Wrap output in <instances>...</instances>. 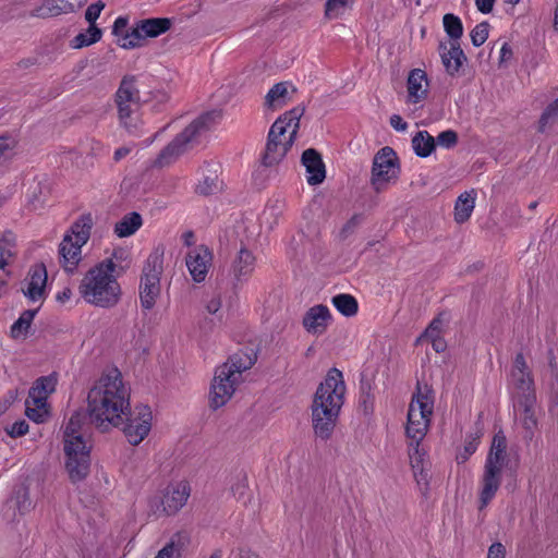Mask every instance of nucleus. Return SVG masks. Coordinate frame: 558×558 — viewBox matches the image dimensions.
Masks as SVG:
<instances>
[{"instance_id": "nucleus-1", "label": "nucleus", "mask_w": 558, "mask_h": 558, "mask_svg": "<svg viewBox=\"0 0 558 558\" xmlns=\"http://www.w3.org/2000/svg\"><path fill=\"white\" fill-rule=\"evenodd\" d=\"M130 410V389L117 367L107 368L87 397L90 423L101 432L120 427Z\"/></svg>"}, {"instance_id": "nucleus-2", "label": "nucleus", "mask_w": 558, "mask_h": 558, "mask_svg": "<svg viewBox=\"0 0 558 558\" xmlns=\"http://www.w3.org/2000/svg\"><path fill=\"white\" fill-rule=\"evenodd\" d=\"M347 386L343 374L330 368L313 396L311 410L312 427L315 436L328 440L336 428L345 401Z\"/></svg>"}, {"instance_id": "nucleus-3", "label": "nucleus", "mask_w": 558, "mask_h": 558, "mask_svg": "<svg viewBox=\"0 0 558 558\" xmlns=\"http://www.w3.org/2000/svg\"><path fill=\"white\" fill-rule=\"evenodd\" d=\"M116 270L117 264L112 262V258H106L83 275L77 290L86 304L109 310L120 303L122 288Z\"/></svg>"}, {"instance_id": "nucleus-4", "label": "nucleus", "mask_w": 558, "mask_h": 558, "mask_svg": "<svg viewBox=\"0 0 558 558\" xmlns=\"http://www.w3.org/2000/svg\"><path fill=\"white\" fill-rule=\"evenodd\" d=\"M255 361V355L236 353L216 368L209 391L211 409L217 410L229 402L243 380V372L250 369Z\"/></svg>"}, {"instance_id": "nucleus-5", "label": "nucleus", "mask_w": 558, "mask_h": 558, "mask_svg": "<svg viewBox=\"0 0 558 558\" xmlns=\"http://www.w3.org/2000/svg\"><path fill=\"white\" fill-rule=\"evenodd\" d=\"M507 439L500 432L493 438L478 488V510L483 511L495 498L507 464Z\"/></svg>"}, {"instance_id": "nucleus-6", "label": "nucleus", "mask_w": 558, "mask_h": 558, "mask_svg": "<svg viewBox=\"0 0 558 558\" xmlns=\"http://www.w3.org/2000/svg\"><path fill=\"white\" fill-rule=\"evenodd\" d=\"M435 392L427 384H417L408 409L407 439H424L432 423Z\"/></svg>"}, {"instance_id": "nucleus-7", "label": "nucleus", "mask_w": 558, "mask_h": 558, "mask_svg": "<svg viewBox=\"0 0 558 558\" xmlns=\"http://www.w3.org/2000/svg\"><path fill=\"white\" fill-rule=\"evenodd\" d=\"M90 215L81 216L64 234L60 245V263L66 272H74L82 259V247L87 243L93 228Z\"/></svg>"}, {"instance_id": "nucleus-8", "label": "nucleus", "mask_w": 558, "mask_h": 558, "mask_svg": "<svg viewBox=\"0 0 558 558\" xmlns=\"http://www.w3.org/2000/svg\"><path fill=\"white\" fill-rule=\"evenodd\" d=\"M163 247H156L145 260L140 278L138 296L141 306L150 311L155 307L161 293V275L163 272Z\"/></svg>"}, {"instance_id": "nucleus-9", "label": "nucleus", "mask_w": 558, "mask_h": 558, "mask_svg": "<svg viewBox=\"0 0 558 558\" xmlns=\"http://www.w3.org/2000/svg\"><path fill=\"white\" fill-rule=\"evenodd\" d=\"M401 173L400 160L390 147L379 149L374 158L369 183L376 193H384L399 181Z\"/></svg>"}, {"instance_id": "nucleus-10", "label": "nucleus", "mask_w": 558, "mask_h": 558, "mask_svg": "<svg viewBox=\"0 0 558 558\" xmlns=\"http://www.w3.org/2000/svg\"><path fill=\"white\" fill-rule=\"evenodd\" d=\"M120 124L133 134L141 124L140 119V94L133 78L122 80L116 94Z\"/></svg>"}, {"instance_id": "nucleus-11", "label": "nucleus", "mask_w": 558, "mask_h": 558, "mask_svg": "<svg viewBox=\"0 0 558 558\" xmlns=\"http://www.w3.org/2000/svg\"><path fill=\"white\" fill-rule=\"evenodd\" d=\"M190 495L191 486L187 481L171 482L163 488L160 497L150 500V510L157 515H174L186 505Z\"/></svg>"}, {"instance_id": "nucleus-12", "label": "nucleus", "mask_w": 558, "mask_h": 558, "mask_svg": "<svg viewBox=\"0 0 558 558\" xmlns=\"http://www.w3.org/2000/svg\"><path fill=\"white\" fill-rule=\"evenodd\" d=\"M514 423L521 429L524 440L531 441L538 428L536 393L513 397Z\"/></svg>"}, {"instance_id": "nucleus-13", "label": "nucleus", "mask_w": 558, "mask_h": 558, "mask_svg": "<svg viewBox=\"0 0 558 558\" xmlns=\"http://www.w3.org/2000/svg\"><path fill=\"white\" fill-rule=\"evenodd\" d=\"M153 411L148 405H136L124 416L123 433L132 446H138L150 433L153 427Z\"/></svg>"}, {"instance_id": "nucleus-14", "label": "nucleus", "mask_w": 558, "mask_h": 558, "mask_svg": "<svg viewBox=\"0 0 558 558\" xmlns=\"http://www.w3.org/2000/svg\"><path fill=\"white\" fill-rule=\"evenodd\" d=\"M213 254L205 245H197L186 253L185 265L193 281L201 283L205 281L211 267Z\"/></svg>"}, {"instance_id": "nucleus-15", "label": "nucleus", "mask_w": 558, "mask_h": 558, "mask_svg": "<svg viewBox=\"0 0 558 558\" xmlns=\"http://www.w3.org/2000/svg\"><path fill=\"white\" fill-rule=\"evenodd\" d=\"M47 280L48 274L45 265L35 264L23 281L24 295L33 302L44 301L47 296Z\"/></svg>"}, {"instance_id": "nucleus-16", "label": "nucleus", "mask_w": 558, "mask_h": 558, "mask_svg": "<svg viewBox=\"0 0 558 558\" xmlns=\"http://www.w3.org/2000/svg\"><path fill=\"white\" fill-rule=\"evenodd\" d=\"M303 113V108L295 107L279 117L271 125L267 140H279L280 137H284L286 140H295L300 126V119Z\"/></svg>"}, {"instance_id": "nucleus-17", "label": "nucleus", "mask_w": 558, "mask_h": 558, "mask_svg": "<svg viewBox=\"0 0 558 558\" xmlns=\"http://www.w3.org/2000/svg\"><path fill=\"white\" fill-rule=\"evenodd\" d=\"M220 119L221 113L216 110L201 114L183 129L177 140L187 141L209 136L210 132L219 124Z\"/></svg>"}, {"instance_id": "nucleus-18", "label": "nucleus", "mask_w": 558, "mask_h": 558, "mask_svg": "<svg viewBox=\"0 0 558 558\" xmlns=\"http://www.w3.org/2000/svg\"><path fill=\"white\" fill-rule=\"evenodd\" d=\"M429 83L427 74L422 69H413L407 78L405 104L408 106L421 105L428 96Z\"/></svg>"}, {"instance_id": "nucleus-19", "label": "nucleus", "mask_w": 558, "mask_h": 558, "mask_svg": "<svg viewBox=\"0 0 558 558\" xmlns=\"http://www.w3.org/2000/svg\"><path fill=\"white\" fill-rule=\"evenodd\" d=\"M511 383L514 387V397L535 393L534 380L522 353H518L514 357Z\"/></svg>"}, {"instance_id": "nucleus-20", "label": "nucleus", "mask_w": 558, "mask_h": 558, "mask_svg": "<svg viewBox=\"0 0 558 558\" xmlns=\"http://www.w3.org/2000/svg\"><path fill=\"white\" fill-rule=\"evenodd\" d=\"M332 315L330 310L323 304L310 307L303 316V328L313 336H322L330 326Z\"/></svg>"}, {"instance_id": "nucleus-21", "label": "nucleus", "mask_w": 558, "mask_h": 558, "mask_svg": "<svg viewBox=\"0 0 558 558\" xmlns=\"http://www.w3.org/2000/svg\"><path fill=\"white\" fill-rule=\"evenodd\" d=\"M438 50L446 72L449 75H456L466 61L459 41L440 43Z\"/></svg>"}, {"instance_id": "nucleus-22", "label": "nucleus", "mask_w": 558, "mask_h": 558, "mask_svg": "<svg viewBox=\"0 0 558 558\" xmlns=\"http://www.w3.org/2000/svg\"><path fill=\"white\" fill-rule=\"evenodd\" d=\"M302 163L306 169V181L310 185L320 184L326 178L325 165L320 155L313 148L304 150Z\"/></svg>"}, {"instance_id": "nucleus-23", "label": "nucleus", "mask_w": 558, "mask_h": 558, "mask_svg": "<svg viewBox=\"0 0 558 558\" xmlns=\"http://www.w3.org/2000/svg\"><path fill=\"white\" fill-rule=\"evenodd\" d=\"M90 457H64V470L72 484L84 482L90 474Z\"/></svg>"}, {"instance_id": "nucleus-24", "label": "nucleus", "mask_w": 558, "mask_h": 558, "mask_svg": "<svg viewBox=\"0 0 558 558\" xmlns=\"http://www.w3.org/2000/svg\"><path fill=\"white\" fill-rule=\"evenodd\" d=\"M78 7L76 0H44L35 10L38 17H50L74 12Z\"/></svg>"}, {"instance_id": "nucleus-25", "label": "nucleus", "mask_w": 558, "mask_h": 558, "mask_svg": "<svg viewBox=\"0 0 558 558\" xmlns=\"http://www.w3.org/2000/svg\"><path fill=\"white\" fill-rule=\"evenodd\" d=\"M190 143L191 142H169L155 159L154 166L163 168L173 163L191 149Z\"/></svg>"}, {"instance_id": "nucleus-26", "label": "nucleus", "mask_w": 558, "mask_h": 558, "mask_svg": "<svg viewBox=\"0 0 558 558\" xmlns=\"http://www.w3.org/2000/svg\"><path fill=\"white\" fill-rule=\"evenodd\" d=\"M475 190L465 191L458 196L453 209V217L457 223H464L471 218L475 208Z\"/></svg>"}, {"instance_id": "nucleus-27", "label": "nucleus", "mask_w": 558, "mask_h": 558, "mask_svg": "<svg viewBox=\"0 0 558 558\" xmlns=\"http://www.w3.org/2000/svg\"><path fill=\"white\" fill-rule=\"evenodd\" d=\"M16 256V238L11 231L0 235V271H9L8 267Z\"/></svg>"}, {"instance_id": "nucleus-28", "label": "nucleus", "mask_w": 558, "mask_h": 558, "mask_svg": "<svg viewBox=\"0 0 558 558\" xmlns=\"http://www.w3.org/2000/svg\"><path fill=\"white\" fill-rule=\"evenodd\" d=\"M57 383L56 374L38 378L29 390V398H34L37 403L47 402L48 397L56 390Z\"/></svg>"}, {"instance_id": "nucleus-29", "label": "nucleus", "mask_w": 558, "mask_h": 558, "mask_svg": "<svg viewBox=\"0 0 558 558\" xmlns=\"http://www.w3.org/2000/svg\"><path fill=\"white\" fill-rule=\"evenodd\" d=\"M255 269V256L246 248H241L233 262V274L238 280L246 279Z\"/></svg>"}, {"instance_id": "nucleus-30", "label": "nucleus", "mask_w": 558, "mask_h": 558, "mask_svg": "<svg viewBox=\"0 0 558 558\" xmlns=\"http://www.w3.org/2000/svg\"><path fill=\"white\" fill-rule=\"evenodd\" d=\"M137 25L140 33L143 35L144 39H146L166 33L171 27V20L167 17H153L142 20Z\"/></svg>"}, {"instance_id": "nucleus-31", "label": "nucleus", "mask_w": 558, "mask_h": 558, "mask_svg": "<svg viewBox=\"0 0 558 558\" xmlns=\"http://www.w3.org/2000/svg\"><path fill=\"white\" fill-rule=\"evenodd\" d=\"M92 445L84 436H68L63 439L64 457H90Z\"/></svg>"}, {"instance_id": "nucleus-32", "label": "nucleus", "mask_w": 558, "mask_h": 558, "mask_svg": "<svg viewBox=\"0 0 558 558\" xmlns=\"http://www.w3.org/2000/svg\"><path fill=\"white\" fill-rule=\"evenodd\" d=\"M102 37V29L98 26L88 27L75 35L69 43L72 49H82L98 43Z\"/></svg>"}, {"instance_id": "nucleus-33", "label": "nucleus", "mask_w": 558, "mask_h": 558, "mask_svg": "<svg viewBox=\"0 0 558 558\" xmlns=\"http://www.w3.org/2000/svg\"><path fill=\"white\" fill-rule=\"evenodd\" d=\"M143 225L142 216L138 213H130L125 215L114 226V233L119 238H126L134 234Z\"/></svg>"}, {"instance_id": "nucleus-34", "label": "nucleus", "mask_w": 558, "mask_h": 558, "mask_svg": "<svg viewBox=\"0 0 558 558\" xmlns=\"http://www.w3.org/2000/svg\"><path fill=\"white\" fill-rule=\"evenodd\" d=\"M288 146L282 142H267L264 151L262 153V165L264 167H274L281 162Z\"/></svg>"}, {"instance_id": "nucleus-35", "label": "nucleus", "mask_w": 558, "mask_h": 558, "mask_svg": "<svg viewBox=\"0 0 558 558\" xmlns=\"http://www.w3.org/2000/svg\"><path fill=\"white\" fill-rule=\"evenodd\" d=\"M408 440V456L411 468H418L421 465H428L427 453L422 448L421 442L423 439H407Z\"/></svg>"}, {"instance_id": "nucleus-36", "label": "nucleus", "mask_w": 558, "mask_h": 558, "mask_svg": "<svg viewBox=\"0 0 558 558\" xmlns=\"http://www.w3.org/2000/svg\"><path fill=\"white\" fill-rule=\"evenodd\" d=\"M185 538L183 533L174 534L155 558H180Z\"/></svg>"}, {"instance_id": "nucleus-37", "label": "nucleus", "mask_w": 558, "mask_h": 558, "mask_svg": "<svg viewBox=\"0 0 558 558\" xmlns=\"http://www.w3.org/2000/svg\"><path fill=\"white\" fill-rule=\"evenodd\" d=\"M331 303L339 313L347 317L354 316L359 310L357 301L351 294L341 293L335 295Z\"/></svg>"}, {"instance_id": "nucleus-38", "label": "nucleus", "mask_w": 558, "mask_h": 558, "mask_svg": "<svg viewBox=\"0 0 558 558\" xmlns=\"http://www.w3.org/2000/svg\"><path fill=\"white\" fill-rule=\"evenodd\" d=\"M25 405V414L33 422L40 424L47 420L49 415L47 402L41 401L40 403H37L34 398L28 397Z\"/></svg>"}, {"instance_id": "nucleus-39", "label": "nucleus", "mask_w": 558, "mask_h": 558, "mask_svg": "<svg viewBox=\"0 0 558 558\" xmlns=\"http://www.w3.org/2000/svg\"><path fill=\"white\" fill-rule=\"evenodd\" d=\"M36 313V310H27L21 314L19 319L11 326V336L14 339L26 337Z\"/></svg>"}, {"instance_id": "nucleus-40", "label": "nucleus", "mask_w": 558, "mask_h": 558, "mask_svg": "<svg viewBox=\"0 0 558 558\" xmlns=\"http://www.w3.org/2000/svg\"><path fill=\"white\" fill-rule=\"evenodd\" d=\"M354 0H326L325 16L329 20L341 17L352 8Z\"/></svg>"}, {"instance_id": "nucleus-41", "label": "nucleus", "mask_w": 558, "mask_h": 558, "mask_svg": "<svg viewBox=\"0 0 558 558\" xmlns=\"http://www.w3.org/2000/svg\"><path fill=\"white\" fill-rule=\"evenodd\" d=\"M442 24L445 32L450 38L449 41H459L463 34V25L461 20L454 14L447 13L444 15Z\"/></svg>"}, {"instance_id": "nucleus-42", "label": "nucleus", "mask_w": 558, "mask_h": 558, "mask_svg": "<svg viewBox=\"0 0 558 558\" xmlns=\"http://www.w3.org/2000/svg\"><path fill=\"white\" fill-rule=\"evenodd\" d=\"M555 125H558V98L543 112L539 119L538 129L544 133L547 130L553 129Z\"/></svg>"}, {"instance_id": "nucleus-43", "label": "nucleus", "mask_w": 558, "mask_h": 558, "mask_svg": "<svg viewBox=\"0 0 558 558\" xmlns=\"http://www.w3.org/2000/svg\"><path fill=\"white\" fill-rule=\"evenodd\" d=\"M144 40L143 35L140 33V27L136 24L134 28L125 32L117 39V44L123 49H133L140 47Z\"/></svg>"}, {"instance_id": "nucleus-44", "label": "nucleus", "mask_w": 558, "mask_h": 558, "mask_svg": "<svg viewBox=\"0 0 558 558\" xmlns=\"http://www.w3.org/2000/svg\"><path fill=\"white\" fill-rule=\"evenodd\" d=\"M287 82L272 86L266 95V105L270 108H279L286 102Z\"/></svg>"}, {"instance_id": "nucleus-45", "label": "nucleus", "mask_w": 558, "mask_h": 558, "mask_svg": "<svg viewBox=\"0 0 558 558\" xmlns=\"http://www.w3.org/2000/svg\"><path fill=\"white\" fill-rule=\"evenodd\" d=\"M414 480L418 487V490L424 497L428 496L429 493V469L428 465H421L418 468H411Z\"/></svg>"}, {"instance_id": "nucleus-46", "label": "nucleus", "mask_w": 558, "mask_h": 558, "mask_svg": "<svg viewBox=\"0 0 558 558\" xmlns=\"http://www.w3.org/2000/svg\"><path fill=\"white\" fill-rule=\"evenodd\" d=\"M248 480L246 475L238 476L236 481L231 485V492L236 500L246 505L251 500L248 493Z\"/></svg>"}, {"instance_id": "nucleus-47", "label": "nucleus", "mask_w": 558, "mask_h": 558, "mask_svg": "<svg viewBox=\"0 0 558 558\" xmlns=\"http://www.w3.org/2000/svg\"><path fill=\"white\" fill-rule=\"evenodd\" d=\"M218 190H219V180H218V175L216 172L205 175L203 178V180H201L195 187L196 193L201 194V195H210Z\"/></svg>"}, {"instance_id": "nucleus-48", "label": "nucleus", "mask_w": 558, "mask_h": 558, "mask_svg": "<svg viewBox=\"0 0 558 558\" xmlns=\"http://www.w3.org/2000/svg\"><path fill=\"white\" fill-rule=\"evenodd\" d=\"M444 326L445 317L440 314L430 322L424 333L417 339V342H421L424 339L429 340L442 337Z\"/></svg>"}, {"instance_id": "nucleus-49", "label": "nucleus", "mask_w": 558, "mask_h": 558, "mask_svg": "<svg viewBox=\"0 0 558 558\" xmlns=\"http://www.w3.org/2000/svg\"><path fill=\"white\" fill-rule=\"evenodd\" d=\"M489 33V24L487 22H482L477 24L470 34L471 41L475 47L482 46L486 39L488 38Z\"/></svg>"}, {"instance_id": "nucleus-50", "label": "nucleus", "mask_w": 558, "mask_h": 558, "mask_svg": "<svg viewBox=\"0 0 558 558\" xmlns=\"http://www.w3.org/2000/svg\"><path fill=\"white\" fill-rule=\"evenodd\" d=\"M458 135L456 132L448 130L445 132H441L437 135V137L432 136L427 131L425 130H418L411 140L414 141H432V140H439V141H447V140H457Z\"/></svg>"}, {"instance_id": "nucleus-51", "label": "nucleus", "mask_w": 558, "mask_h": 558, "mask_svg": "<svg viewBox=\"0 0 558 558\" xmlns=\"http://www.w3.org/2000/svg\"><path fill=\"white\" fill-rule=\"evenodd\" d=\"M81 423V415L78 413L73 414L64 427L63 439H68V436H83L80 432Z\"/></svg>"}, {"instance_id": "nucleus-52", "label": "nucleus", "mask_w": 558, "mask_h": 558, "mask_svg": "<svg viewBox=\"0 0 558 558\" xmlns=\"http://www.w3.org/2000/svg\"><path fill=\"white\" fill-rule=\"evenodd\" d=\"M104 8H105V3L101 1H97L87 7V9L85 11V20L88 23V25L98 26L96 22L99 19L100 13L104 10Z\"/></svg>"}, {"instance_id": "nucleus-53", "label": "nucleus", "mask_w": 558, "mask_h": 558, "mask_svg": "<svg viewBox=\"0 0 558 558\" xmlns=\"http://www.w3.org/2000/svg\"><path fill=\"white\" fill-rule=\"evenodd\" d=\"M28 424L26 421H17L5 428L7 434L12 438L24 436L28 432Z\"/></svg>"}, {"instance_id": "nucleus-54", "label": "nucleus", "mask_w": 558, "mask_h": 558, "mask_svg": "<svg viewBox=\"0 0 558 558\" xmlns=\"http://www.w3.org/2000/svg\"><path fill=\"white\" fill-rule=\"evenodd\" d=\"M436 142H412L415 154L420 157L429 156L436 147Z\"/></svg>"}, {"instance_id": "nucleus-55", "label": "nucleus", "mask_w": 558, "mask_h": 558, "mask_svg": "<svg viewBox=\"0 0 558 558\" xmlns=\"http://www.w3.org/2000/svg\"><path fill=\"white\" fill-rule=\"evenodd\" d=\"M486 558H507V549L500 542L493 543L487 550Z\"/></svg>"}, {"instance_id": "nucleus-56", "label": "nucleus", "mask_w": 558, "mask_h": 558, "mask_svg": "<svg viewBox=\"0 0 558 558\" xmlns=\"http://www.w3.org/2000/svg\"><path fill=\"white\" fill-rule=\"evenodd\" d=\"M126 26H128L126 17L119 16L116 19L113 26H112V34L117 37V39L119 37H121V35H123L125 32H128Z\"/></svg>"}, {"instance_id": "nucleus-57", "label": "nucleus", "mask_w": 558, "mask_h": 558, "mask_svg": "<svg viewBox=\"0 0 558 558\" xmlns=\"http://www.w3.org/2000/svg\"><path fill=\"white\" fill-rule=\"evenodd\" d=\"M14 142H0V162L10 158L13 154Z\"/></svg>"}, {"instance_id": "nucleus-58", "label": "nucleus", "mask_w": 558, "mask_h": 558, "mask_svg": "<svg viewBox=\"0 0 558 558\" xmlns=\"http://www.w3.org/2000/svg\"><path fill=\"white\" fill-rule=\"evenodd\" d=\"M390 125L398 132H404L408 129V123L399 114H392L390 117Z\"/></svg>"}, {"instance_id": "nucleus-59", "label": "nucleus", "mask_w": 558, "mask_h": 558, "mask_svg": "<svg viewBox=\"0 0 558 558\" xmlns=\"http://www.w3.org/2000/svg\"><path fill=\"white\" fill-rule=\"evenodd\" d=\"M495 1L496 0H475V4L481 13L488 14L492 12Z\"/></svg>"}, {"instance_id": "nucleus-60", "label": "nucleus", "mask_w": 558, "mask_h": 558, "mask_svg": "<svg viewBox=\"0 0 558 558\" xmlns=\"http://www.w3.org/2000/svg\"><path fill=\"white\" fill-rule=\"evenodd\" d=\"M72 295H73L72 289L69 287H64L61 291H59L56 294V300L60 304H64L71 300Z\"/></svg>"}, {"instance_id": "nucleus-61", "label": "nucleus", "mask_w": 558, "mask_h": 558, "mask_svg": "<svg viewBox=\"0 0 558 558\" xmlns=\"http://www.w3.org/2000/svg\"><path fill=\"white\" fill-rule=\"evenodd\" d=\"M221 307V300L219 296H213L206 302V310L209 314H216Z\"/></svg>"}, {"instance_id": "nucleus-62", "label": "nucleus", "mask_w": 558, "mask_h": 558, "mask_svg": "<svg viewBox=\"0 0 558 558\" xmlns=\"http://www.w3.org/2000/svg\"><path fill=\"white\" fill-rule=\"evenodd\" d=\"M512 57V49L508 43H504L500 48V63L507 62Z\"/></svg>"}, {"instance_id": "nucleus-63", "label": "nucleus", "mask_w": 558, "mask_h": 558, "mask_svg": "<svg viewBox=\"0 0 558 558\" xmlns=\"http://www.w3.org/2000/svg\"><path fill=\"white\" fill-rule=\"evenodd\" d=\"M428 341L432 342L433 349L438 353L444 352L447 348V344L442 337L429 339Z\"/></svg>"}, {"instance_id": "nucleus-64", "label": "nucleus", "mask_w": 558, "mask_h": 558, "mask_svg": "<svg viewBox=\"0 0 558 558\" xmlns=\"http://www.w3.org/2000/svg\"><path fill=\"white\" fill-rule=\"evenodd\" d=\"M109 258H112V262L116 264V262H121L126 258V252L121 247L114 248Z\"/></svg>"}]
</instances>
